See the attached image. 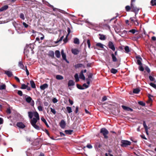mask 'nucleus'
I'll return each instance as SVG.
<instances>
[{
	"label": "nucleus",
	"mask_w": 156,
	"mask_h": 156,
	"mask_svg": "<svg viewBox=\"0 0 156 156\" xmlns=\"http://www.w3.org/2000/svg\"><path fill=\"white\" fill-rule=\"evenodd\" d=\"M34 117L36 118H33L30 121V123L36 129L39 130L40 129L39 126L36 124V123L38 120L40 119V118L38 113L35 112L34 113Z\"/></svg>",
	"instance_id": "obj_1"
},
{
	"label": "nucleus",
	"mask_w": 156,
	"mask_h": 156,
	"mask_svg": "<svg viewBox=\"0 0 156 156\" xmlns=\"http://www.w3.org/2000/svg\"><path fill=\"white\" fill-rule=\"evenodd\" d=\"M111 55L112 57V61L114 62H117L116 65H115V67H118L120 64V62L121 59H118L116 57V56H115V55H114V53H112Z\"/></svg>",
	"instance_id": "obj_2"
},
{
	"label": "nucleus",
	"mask_w": 156,
	"mask_h": 156,
	"mask_svg": "<svg viewBox=\"0 0 156 156\" xmlns=\"http://www.w3.org/2000/svg\"><path fill=\"white\" fill-rule=\"evenodd\" d=\"M100 133L102 134L105 139H108V136L107 135L109 133L108 131L105 128H102L100 129Z\"/></svg>",
	"instance_id": "obj_3"
},
{
	"label": "nucleus",
	"mask_w": 156,
	"mask_h": 156,
	"mask_svg": "<svg viewBox=\"0 0 156 156\" xmlns=\"http://www.w3.org/2000/svg\"><path fill=\"white\" fill-rule=\"evenodd\" d=\"M23 98L25 99L26 101L28 103H30L31 101L32 102L31 104L32 106H33L34 105V102L33 100H32V98L27 95L24 94Z\"/></svg>",
	"instance_id": "obj_4"
},
{
	"label": "nucleus",
	"mask_w": 156,
	"mask_h": 156,
	"mask_svg": "<svg viewBox=\"0 0 156 156\" xmlns=\"http://www.w3.org/2000/svg\"><path fill=\"white\" fill-rule=\"evenodd\" d=\"M121 146L122 147H126L128 145H129L131 144V142L127 140H122L121 141Z\"/></svg>",
	"instance_id": "obj_5"
},
{
	"label": "nucleus",
	"mask_w": 156,
	"mask_h": 156,
	"mask_svg": "<svg viewBox=\"0 0 156 156\" xmlns=\"http://www.w3.org/2000/svg\"><path fill=\"white\" fill-rule=\"evenodd\" d=\"M131 11L135 13V16L136 17V15L138 13L140 9L134 6V4L131 5Z\"/></svg>",
	"instance_id": "obj_6"
},
{
	"label": "nucleus",
	"mask_w": 156,
	"mask_h": 156,
	"mask_svg": "<svg viewBox=\"0 0 156 156\" xmlns=\"http://www.w3.org/2000/svg\"><path fill=\"white\" fill-rule=\"evenodd\" d=\"M108 46V47L111 49L113 51H114L115 50V47L113 43L111 41L109 42Z\"/></svg>",
	"instance_id": "obj_7"
},
{
	"label": "nucleus",
	"mask_w": 156,
	"mask_h": 156,
	"mask_svg": "<svg viewBox=\"0 0 156 156\" xmlns=\"http://www.w3.org/2000/svg\"><path fill=\"white\" fill-rule=\"evenodd\" d=\"M59 125L61 128L64 129L66 126V122L64 120H62L59 123Z\"/></svg>",
	"instance_id": "obj_8"
},
{
	"label": "nucleus",
	"mask_w": 156,
	"mask_h": 156,
	"mask_svg": "<svg viewBox=\"0 0 156 156\" xmlns=\"http://www.w3.org/2000/svg\"><path fill=\"white\" fill-rule=\"evenodd\" d=\"M71 51L73 54L74 55L78 54L80 52V51L77 48L72 49Z\"/></svg>",
	"instance_id": "obj_9"
},
{
	"label": "nucleus",
	"mask_w": 156,
	"mask_h": 156,
	"mask_svg": "<svg viewBox=\"0 0 156 156\" xmlns=\"http://www.w3.org/2000/svg\"><path fill=\"white\" fill-rule=\"evenodd\" d=\"M16 126L18 127L23 129L25 127V125L22 122H18L17 123Z\"/></svg>",
	"instance_id": "obj_10"
},
{
	"label": "nucleus",
	"mask_w": 156,
	"mask_h": 156,
	"mask_svg": "<svg viewBox=\"0 0 156 156\" xmlns=\"http://www.w3.org/2000/svg\"><path fill=\"white\" fill-rule=\"evenodd\" d=\"M122 108L125 110H126L128 111H130L131 112H133V111L132 109L128 107H127L124 105H122Z\"/></svg>",
	"instance_id": "obj_11"
},
{
	"label": "nucleus",
	"mask_w": 156,
	"mask_h": 156,
	"mask_svg": "<svg viewBox=\"0 0 156 156\" xmlns=\"http://www.w3.org/2000/svg\"><path fill=\"white\" fill-rule=\"evenodd\" d=\"M48 87V84L47 83H44L43 85H41L40 86V88L42 90H44L46 88H47Z\"/></svg>",
	"instance_id": "obj_12"
},
{
	"label": "nucleus",
	"mask_w": 156,
	"mask_h": 156,
	"mask_svg": "<svg viewBox=\"0 0 156 156\" xmlns=\"http://www.w3.org/2000/svg\"><path fill=\"white\" fill-rule=\"evenodd\" d=\"M18 66L20 68L23 69H24V66L22 61H20L18 63Z\"/></svg>",
	"instance_id": "obj_13"
},
{
	"label": "nucleus",
	"mask_w": 156,
	"mask_h": 156,
	"mask_svg": "<svg viewBox=\"0 0 156 156\" xmlns=\"http://www.w3.org/2000/svg\"><path fill=\"white\" fill-rule=\"evenodd\" d=\"M74 84L75 83L73 80H70L69 81L68 84V87L73 86L74 85Z\"/></svg>",
	"instance_id": "obj_14"
},
{
	"label": "nucleus",
	"mask_w": 156,
	"mask_h": 156,
	"mask_svg": "<svg viewBox=\"0 0 156 156\" xmlns=\"http://www.w3.org/2000/svg\"><path fill=\"white\" fill-rule=\"evenodd\" d=\"M9 7L8 5H5L0 9V11L2 12L7 9Z\"/></svg>",
	"instance_id": "obj_15"
},
{
	"label": "nucleus",
	"mask_w": 156,
	"mask_h": 156,
	"mask_svg": "<svg viewBox=\"0 0 156 156\" xmlns=\"http://www.w3.org/2000/svg\"><path fill=\"white\" fill-rule=\"evenodd\" d=\"M80 79H82L83 80H85V77L83 74V71L82 70L80 75Z\"/></svg>",
	"instance_id": "obj_16"
},
{
	"label": "nucleus",
	"mask_w": 156,
	"mask_h": 156,
	"mask_svg": "<svg viewBox=\"0 0 156 156\" xmlns=\"http://www.w3.org/2000/svg\"><path fill=\"white\" fill-rule=\"evenodd\" d=\"M5 73L9 77H10L12 75V73L9 71H5Z\"/></svg>",
	"instance_id": "obj_17"
},
{
	"label": "nucleus",
	"mask_w": 156,
	"mask_h": 156,
	"mask_svg": "<svg viewBox=\"0 0 156 156\" xmlns=\"http://www.w3.org/2000/svg\"><path fill=\"white\" fill-rule=\"evenodd\" d=\"M30 83L31 86V87L33 88H36L35 84L34 83V81L33 80H31L30 81Z\"/></svg>",
	"instance_id": "obj_18"
},
{
	"label": "nucleus",
	"mask_w": 156,
	"mask_h": 156,
	"mask_svg": "<svg viewBox=\"0 0 156 156\" xmlns=\"http://www.w3.org/2000/svg\"><path fill=\"white\" fill-rule=\"evenodd\" d=\"M41 121H43L45 124L46 126L48 128L49 127V126L47 123L46 120L43 117H41Z\"/></svg>",
	"instance_id": "obj_19"
},
{
	"label": "nucleus",
	"mask_w": 156,
	"mask_h": 156,
	"mask_svg": "<svg viewBox=\"0 0 156 156\" xmlns=\"http://www.w3.org/2000/svg\"><path fill=\"white\" fill-rule=\"evenodd\" d=\"M73 132V130H66L64 131L66 134L68 135H71Z\"/></svg>",
	"instance_id": "obj_20"
},
{
	"label": "nucleus",
	"mask_w": 156,
	"mask_h": 156,
	"mask_svg": "<svg viewBox=\"0 0 156 156\" xmlns=\"http://www.w3.org/2000/svg\"><path fill=\"white\" fill-rule=\"evenodd\" d=\"M99 35L100 36L99 37V39L100 40H105L106 39V37L104 35L99 34Z\"/></svg>",
	"instance_id": "obj_21"
},
{
	"label": "nucleus",
	"mask_w": 156,
	"mask_h": 156,
	"mask_svg": "<svg viewBox=\"0 0 156 156\" xmlns=\"http://www.w3.org/2000/svg\"><path fill=\"white\" fill-rule=\"evenodd\" d=\"M55 56L57 58H60V51L58 50H56L55 51Z\"/></svg>",
	"instance_id": "obj_22"
},
{
	"label": "nucleus",
	"mask_w": 156,
	"mask_h": 156,
	"mask_svg": "<svg viewBox=\"0 0 156 156\" xmlns=\"http://www.w3.org/2000/svg\"><path fill=\"white\" fill-rule=\"evenodd\" d=\"M49 55L52 58L54 57V53L53 51H49Z\"/></svg>",
	"instance_id": "obj_23"
},
{
	"label": "nucleus",
	"mask_w": 156,
	"mask_h": 156,
	"mask_svg": "<svg viewBox=\"0 0 156 156\" xmlns=\"http://www.w3.org/2000/svg\"><path fill=\"white\" fill-rule=\"evenodd\" d=\"M73 43L77 44H80V41L79 39L77 38H75L74 39Z\"/></svg>",
	"instance_id": "obj_24"
},
{
	"label": "nucleus",
	"mask_w": 156,
	"mask_h": 156,
	"mask_svg": "<svg viewBox=\"0 0 156 156\" xmlns=\"http://www.w3.org/2000/svg\"><path fill=\"white\" fill-rule=\"evenodd\" d=\"M140 90L138 88H136L135 89H134L133 90V92L134 94H138L140 92Z\"/></svg>",
	"instance_id": "obj_25"
},
{
	"label": "nucleus",
	"mask_w": 156,
	"mask_h": 156,
	"mask_svg": "<svg viewBox=\"0 0 156 156\" xmlns=\"http://www.w3.org/2000/svg\"><path fill=\"white\" fill-rule=\"evenodd\" d=\"M28 116L30 119H31L34 115V113L32 112H28Z\"/></svg>",
	"instance_id": "obj_26"
},
{
	"label": "nucleus",
	"mask_w": 156,
	"mask_h": 156,
	"mask_svg": "<svg viewBox=\"0 0 156 156\" xmlns=\"http://www.w3.org/2000/svg\"><path fill=\"white\" fill-rule=\"evenodd\" d=\"M62 57L63 60L66 59V54L64 53L63 50H62L61 51Z\"/></svg>",
	"instance_id": "obj_27"
},
{
	"label": "nucleus",
	"mask_w": 156,
	"mask_h": 156,
	"mask_svg": "<svg viewBox=\"0 0 156 156\" xmlns=\"http://www.w3.org/2000/svg\"><path fill=\"white\" fill-rule=\"evenodd\" d=\"M125 9L127 12H129L130 10H131V6H129V5H127L125 7Z\"/></svg>",
	"instance_id": "obj_28"
},
{
	"label": "nucleus",
	"mask_w": 156,
	"mask_h": 156,
	"mask_svg": "<svg viewBox=\"0 0 156 156\" xmlns=\"http://www.w3.org/2000/svg\"><path fill=\"white\" fill-rule=\"evenodd\" d=\"M97 46L99 47L101 49L104 48V45L101 43H98L96 44Z\"/></svg>",
	"instance_id": "obj_29"
},
{
	"label": "nucleus",
	"mask_w": 156,
	"mask_h": 156,
	"mask_svg": "<svg viewBox=\"0 0 156 156\" xmlns=\"http://www.w3.org/2000/svg\"><path fill=\"white\" fill-rule=\"evenodd\" d=\"M110 71L112 73L115 74L118 71L117 69H115L114 68H112L111 69Z\"/></svg>",
	"instance_id": "obj_30"
},
{
	"label": "nucleus",
	"mask_w": 156,
	"mask_h": 156,
	"mask_svg": "<svg viewBox=\"0 0 156 156\" xmlns=\"http://www.w3.org/2000/svg\"><path fill=\"white\" fill-rule=\"evenodd\" d=\"M74 77L76 80V81L78 82L79 81V76L77 73H76L74 75Z\"/></svg>",
	"instance_id": "obj_31"
},
{
	"label": "nucleus",
	"mask_w": 156,
	"mask_h": 156,
	"mask_svg": "<svg viewBox=\"0 0 156 156\" xmlns=\"http://www.w3.org/2000/svg\"><path fill=\"white\" fill-rule=\"evenodd\" d=\"M56 78L58 80H61L63 79V77L61 75H57L56 76Z\"/></svg>",
	"instance_id": "obj_32"
},
{
	"label": "nucleus",
	"mask_w": 156,
	"mask_h": 156,
	"mask_svg": "<svg viewBox=\"0 0 156 156\" xmlns=\"http://www.w3.org/2000/svg\"><path fill=\"white\" fill-rule=\"evenodd\" d=\"M66 108L67 110V112L69 113H71L72 112V109L71 107L69 106H67L66 107Z\"/></svg>",
	"instance_id": "obj_33"
},
{
	"label": "nucleus",
	"mask_w": 156,
	"mask_h": 156,
	"mask_svg": "<svg viewBox=\"0 0 156 156\" xmlns=\"http://www.w3.org/2000/svg\"><path fill=\"white\" fill-rule=\"evenodd\" d=\"M82 66H83V65L82 64L80 63L75 65L74 66V67L76 68H79L81 67Z\"/></svg>",
	"instance_id": "obj_34"
},
{
	"label": "nucleus",
	"mask_w": 156,
	"mask_h": 156,
	"mask_svg": "<svg viewBox=\"0 0 156 156\" xmlns=\"http://www.w3.org/2000/svg\"><path fill=\"white\" fill-rule=\"evenodd\" d=\"M151 4L152 6L156 5V0H151Z\"/></svg>",
	"instance_id": "obj_35"
},
{
	"label": "nucleus",
	"mask_w": 156,
	"mask_h": 156,
	"mask_svg": "<svg viewBox=\"0 0 156 156\" xmlns=\"http://www.w3.org/2000/svg\"><path fill=\"white\" fill-rule=\"evenodd\" d=\"M143 125L144 128L145 129V130L147 131V130H148V127L146 125L145 122V121H143Z\"/></svg>",
	"instance_id": "obj_36"
},
{
	"label": "nucleus",
	"mask_w": 156,
	"mask_h": 156,
	"mask_svg": "<svg viewBox=\"0 0 156 156\" xmlns=\"http://www.w3.org/2000/svg\"><path fill=\"white\" fill-rule=\"evenodd\" d=\"M27 87V85H26L25 84H22L21 89H26Z\"/></svg>",
	"instance_id": "obj_37"
},
{
	"label": "nucleus",
	"mask_w": 156,
	"mask_h": 156,
	"mask_svg": "<svg viewBox=\"0 0 156 156\" xmlns=\"http://www.w3.org/2000/svg\"><path fill=\"white\" fill-rule=\"evenodd\" d=\"M20 17L21 19L23 20H24L25 19L24 15L22 13H20Z\"/></svg>",
	"instance_id": "obj_38"
},
{
	"label": "nucleus",
	"mask_w": 156,
	"mask_h": 156,
	"mask_svg": "<svg viewBox=\"0 0 156 156\" xmlns=\"http://www.w3.org/2000/svg\"><path fill=\"white\" fill-rule=\"evenodd\" d=\"M125 50L126 52L127 53H129L130 51L129 48L128 46H126L125 47Z\"/></svg>",
	"instance_id": "obj_39"
},
{
	"label": "nucleus",
	"mask_w": 156,
	"mask_h": 156,
	"mask_svg": "<svg viewBox=\"0 0 156 156\" xmlns=\"http://www.w3.org/2000/svg\"><path fill=\"white\" fill-rule=\"evenodd\" d=\"M139 69L141 71H143L144 70V69L142 65H140L138 67Z\"/></svg>",
	"instance_id": "obj_40"
},
{
	"label": "nucleus",
	"mask_w": 156,
	"mask_h": 156,
	"mask_svg": "<svg viewBox=\"0 0 156 156\" xmlns=\"http://www.w3.org/2000/svg\"><path fill=\"white\" fill-rule=\"evenodd\" d=\"M76 86L80 90H83L84 88L79 84H77Z\"/></svg>",
	"instance_id": "obj_41"
},
{
	"label": "nucleus",
	"mask_w": 156,
	"mask_h": 156,
	"mask_svg": "<svg viewBox=\"0 0 156 156\" xmlns=\"http://www.w3.org/2000/svg\"><path fill=\"white\" fill-rule=\"evenodd\" d=\"M138 103L139 105L142 106H145V103H144L143 101H139L138 102Z\"/></svg>",
	"instance_id": "obj_42"
},
{
	"label": "nucleus",
	"mask_w": 156,
	"mask_h": 156,
	"mask_svg": "<svg viewBox=\"0 0 156 156\" xmlns=\"http://www.w3.org/2000/svg\"><path fill=\"white\" fill-rule=\"evenodd\" d=\"M63 37H64V36H62L59 39H58L57 41L55 42V43H58L59 42L62 41L63 39Z\"/></svg>",
	"instance_id": "obj_43"
},
{
	"label": "nucleus",
	"mask_w": 156,
	"mask_h": 156,
	"mask_svg": "<svg viewBox=\"0 0 156 156\" xmlns=\"http://www.w3.org/2000/svg\"><path fill=\"white\" fill-rule=\"evenodd\" d=\"M6 86L5 84H3L0 86V90H3L5 89Z\"/></svg>",
	"instance_id": "obj_44"
},
{
	"label": "nucleus",
	"mask_w": 156,
	"mask_h": 156,
	"mask_svg": "<svg viewBox=\"0 0 156 156\" xmlns=\"http://www.w3.org/2000/svg\"><path fill=\"white\" fill-rule=\"evenodd\" d=\"M142 59H138L137 60V64L139 65H142V63L141 62V61Z\"/></svg>",
	"instance_id": "obj_45"
},
{
	"label": "nucleus",
	"mask_w": 156,
	"mask_h": 156,
	"mask_svg": "<svg viewBox=\"0 0 156 156\" xmlns=\"http://www.w3.org/2000/svg\"><path fill=\"white\" fill-rule=\"evenodd\" d=\"M149 79L150 80L152 81H154L155 80L154 78L151 76H149Z\"/></svg>",
	"instance_id": "obj_46"
},
{
	"label": "nucleus",
	"mask_w": 156,
	"mask_h": 156,
	"mask_svg": "<svg viewBox=\"0 0 156 156\" xmlns=\"http://www.w3.org/2000/svg\"><path fill=\"white\" fill-rule=\"evenodd\" d=\"M17 93L20 96H22L23 95V92L21 90H18Z\"/></svg>",
	"instance_id": "obj_47"
},
{
	"label": "nucleus",
	"mask_w": 156,
	"mask_h": 156,
	"mask_svg": "<svg viewBox=\"0 0 156 156\" xmlns=\"http://www.w3.org/2000/svg\"><path fill=\"white\" fill-rule=\"evenodd\" d=\"M51 111V112L54 115H55L56 113V111L54 109H53L52 108H50Z\"/></svg>",
	"instance_id": "obj_48"
},
{
	"label": "nucleus",
	"mask_w": 156,
	"mask_h": 156,
	"mask_svg": "<svg viewBox=\"0 0 156 156\" xmlns=\"http://www.w3.org/2000/svg\"><path fill=\"white\" fill-rule=\"evenodd\" d=\"M145 70L148 73H149L151 72L149 68L147 66H146L145 68Z\"/></svg>",
	"instance_id": "obj_49"
},
{
	"label": "nucleus",
	"mask_w": 156,
	"mask_h": 156,
	"mask_svg": "<svg viewBox=\"0 0 156 156\" xmlns=\"http://www.w3.org/2000/svg\"><path fill=\"white\" fill-rule=\"evenodd\" d=\"M150 85L152 87H153L155 88H156V84L153 83H150Z\"/></svg>",
	"instance_id": "obj_50"
},
{
	"label": "nucleus",
	"mask_w": 156,
	"mask_h": 156,
	"mask_svg": "<svg viewBox=\"0 0 156 156\" xmlns=\"http://www.w3.org/2000/svg\"><path fill=\"white\" fill-rule=\"evenodd\" d=\"M67 31L68 32V34H67V36H68L69 35V34L71 32V30L69 27L67 28Z\"/></svg>",
	"instance_id": "obj_51"
},
{
	"label": "nucleus",
	"mask_w": 156,
	"mask_h": 156,
	"mask_svg": "<svg viewBox=\"0 0 156 156\" xmlns=\"http://www.w3.org/2000/svg\"><path fill=\"white\" fill-rule=\"evenodd\" d=\"M37 108L40 111H42L43 110V107L41 106H38Z\"/></svg>",
	"instance_id": "obj_52"
},
{
	"label": "nucleus",
	"mask_w": 156,
	"mask_h": 156,
	"mask_svg": "<svg viewBox=\"0 0 156 156\" xmlns=\"http://www.w3.org/2000/svg\"><path fill=\"white\" fill-rule=\"evenodd\" d=\"M87 43L88 44V47L89 48H90V40L89 39L87 40Z\"/></svg>",
	"instance_id": "obj_53"
},
{
	"label": "nucleus",
	"mask_w": 156,
	"mask_h": 156,
	"mask_svg": "<svg viewBox=\"0 0 156 156\" xmlns=\"http://www.w3.org/2000/svg\"><path fill=\"white\" fill-rule=\"evenodd\" d=\"M52 101L54 103H55L58 102V100L56 98H54L52 99Z\"/></svg>",
	"instance_id": "obj_54"
},
{
	"label": "nucleus",
	"mask_w": 156,
	"mask_h": 156,
	"mask_svg": "<svg viewBox=\"0 0 156 156\" xmlns=\"http://www.w3.org/2000/svg\"><path fill=\"white\" fill-rule=\"evenodd\" d=\"M148 100L147 102V103H150L152 102V100L150 97L148 96Z\"/></svg>",
	"instance_id": "obj_55"
},
{
	"label": "nucleus",
	"mask_w": 156,
	"mask_h": 156,
	"mask_svg": "<svg viewBox=\"0 0 156 156\" xmlns=\"http://www.w3.org/2000/svg\"><path fill=\"white\" fill-rule=\"evenodd\" d=\"M107 99V98L106 97V96H104L102 98L101 101H106Z\"/></svg>",
	"instance_id": "obj_56"
},
{
	"label": "nucleus",
	"mask_w": 156,
	"mask_h": 156,
	"mask_svg": "<svg viewBox=\"0 0 156 156\" xmlns=\"http://www.w3.org/2000/svg\"><path fill=\"white\" fill-rule=\"evenodd\" d=\"M6 113L8 114H10L11 113L10 109L9 108H7L6 111Z\"/></svg>",
	"instance_id": "obj_57"
},
{
	"label": "nucleus",
	"mask_w": 156,
	"mask_h": 156,
	"mask_svg": "<svg viewBox=\"0 0 156 156\" xmlns=\"http://www.w3.org/2000/svg\"><path fill=\"white\" fill-rule=\"evenodd\" d=\"M36 41H38L39 43L42 42V41H40V38L38 37H37L36 38Z\"/></svg>",
	"instance_id": "obj_58"
},
{
	"label": "nucleus",
	"mask_w": 156,
	"mask_h": 156,
	"mask_svg": "<svg viewBox=\"0 0 156 156\" xmlns=\"http://www.w3.org/2000/svg\"><path fill=\"white\" fill-rule=\"evenodd\" d=\"M23 24L25 28H27L28 26V25L25 22H23Z\"/></svg>",
	"instance_id": "obj_59"
},
{
	"label": "nucleus",
	"mask_w": 156,
	"mask_h": 156,
	"mask_svg": "<svg viewBox=\"0 0 156 156\" xmlns=\"http://www.w3.org/2000/svg\"><path fill=\"white\" fill-rule=\"evenodd\" d=\"M15 79L19 83L20 82V80L19 79L17 76L14 77Z\"/></svg>",
	"instance_id": "obj_60"
},
{
	"label": "nucleus",
	"mask_w": 156,
	"mask_h": 156,
	"mask_svg": "<svg viewBox=\"0 0 156 156\" xmlns=\"http://www.w3.org/2000/svg\"><path fill=\"white\" fill-rule=\"evenodd\" d=\"M136 31V30L135 29H132L129 31V32L132 33L133 34H134Z\"/></svg>",
	"instance_id": "obj_61"
},
{
	"label": "nucleus",
	"mask_w": 156,
	"mask_h": 156,
	"mask_svg": "<svg viewBox=\"0 0 156 156\" xmlns=\"http://www.w3.org/2000/svg\"><path fill=\"white\" fill-rule=\"evenodd\" d=\"M86 147L89 149H91L92 148V145L91 144H87V145Z\"/></svg>",
	"instance_id": "obj_62"
},
{
	"label": "nucleus",
	"mask_w": 156,
	"mask_h": 156,
	"mask_svg": "<svg viewBox=\"0 0 156 156\" xmlns=\"http://www.w3.org/2000/svg\"><path fill=\"white\" fill-rule=\"evenodd\" d=\"M3 120L2 118H0V124H2L3 123Z\"/></svg>",
	"instance_id": "obj_63"
},
{
	"label": "nucleus",
	"mask_w": 156,
	"mask_h": 156,
	"mask_svg": "<svg viewBox=\"0 0 156 156\" xmlns=\"http://www.w3.org/2000/svg\"><path fill=\"white\" fill-rule=\"evenodd\" d=\"M78 111V106H76V109L75 111V112L76 113H77Z\"/></svg>",
	"instance_id": "obj_64"
}]
</instances>
